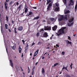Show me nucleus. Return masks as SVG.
<instances>
[{"label": "nucleus", "instance_id": "nucleus-49", "mask_svg": "<svg viewBox=\"0 0 77 77\" xmlns=\"http://www.w3.org/2000/svg\"><path fill=\"white\" fill-rule=\"evenodd\" d=\"M27 49H25V52L26 53H27Z\"/></svg>", "mask_w": 77, "mask_h": 77}, {"label": "nucleus", "instance_id": "nucleus-5", "mask_svg": "<svg viewBox=\"0 0 77 77\" xmlns=\"http://www.w3.org/2000/svg\"><path fill=\"white\" fill-rule=\"evenodd\" d=\"M28 7H27V5H25L24 7V9H25V11L24 12L26 14L27 13V11H28Z\"/></svg>", "mask_w": 77, "mask_h": 77}, {"label": "nucleus", "instance_id": "nucleus-25", "mask_svg": "<svg viewBox=\"0 0 77 77\" xmlns=\"http://www.w3.org/2000/svg\"><path fill=\"white\" fill-rule=\"evenodd\" d=\"M39 18V17L38 16L37 17L34 18V20H38Z\"/></svg>", "mask_w": 77, "mask_h": 77}, {"label": "nucleus", "instance_id": "nucleus-64", "mask_svg": "<svg viewBox=\"0 0 77 77\" xmlns=\"http://www.w3.org/2000/svg\"><path fill=\"white\" fill-rule=\"evenodd\" d=\"M38 65V62H37L35 63V65Z\"/></svg>", "mask_w": 77, "mask_h": 77}, {"label": "nucleus", "instance_id": "nucleus-51", "mask_svg": "<svg viewBox=\"0 0 77 77\" xmlns=\"http://www.w3.org/2000/svg\"><path fill=\"white\" fill-rule=\"evenodd\" d=\"M10 4H9V5H11L12 4V1H11Z\"/></svg>", "mask_w": 77, "mask_h": 77}, {"label": "nucleus", "instance_id": "nucleus-58", "mask_svg": "<svg viewBox=\"0 0 77 77\" xmlns=\"http://www.w3.org/2000/svg\"><path fill=\"white\" fill-rule=\"evenodd\" d=\"M28 47H29V45H28V44H27V45L26 46V47L28 48Z\"/></svg>", "mask_w": 77, "mask_h": 77}, {"label": "nucleus", "instance_id": "nucleus-20", "mask_svg": "<svg viewBox=\"0 0 77 77\" xmlns=\"http://www.w3.org/2000/svg\"><path fill=\"white\" fill-rule=\"evenodd\" d=\"M22 7V5H20L19 6V7H18L17 9H18L19 11H20V10H21V8Z\"/></svg>", "mask_w": 77, "mask_h": 77}, {"label": "nucleus", "instance_id": "nucleus-10", "mask_svg": "<svg viewBox=\"0 0 77 77\" xmlns=\"http://www.w3.org/2000/svg\"><path fill=\"white\" fill-rule=\"evenodd\" d=\"M66 42L67 43H68V45L69 44L70 45H72V43L71 42H69V40H66Z\"/></svg>", "mask_w": 77, "mask_h": 77}, {"label": "nucleus", "instance_id": "nucleus-14", "mask_svg": "<svg viewBox=\"0 0 77 77\" xmlns=\"http://www.w3.org/2000/svg\"><path fill=\"white\" fill-rule=\"evenodd\" d=\"M74 20V17H72V18H71V19L70 20H69V23H72V21H73Z\"/></svg>", "mask_w": 77, "mask_h": 77}, {"label": "nucleus", "instance_id": "nucleus-41", "mask_svg": "<svg viewBox=\"0 0 77 77\" xmlns=\"http://www.w3.org/2000/svg\"><path fill=\"white\" fill-rule=\"evenodd\" d=\"M65 52H62V54L63 55H65Z\"/></svg>", "mask_w": 77, "mask_h": 77}, {"label": "nucleus", "instance_id": "nucleus-43", "mask_svg": "<svg viewBox=\"0 0 77 77\" xmlns=\"http://www.w3.org/2000/svg\"><path fill=\"white\" fill-rule=\"evenodd\" d=\"M53 35H52V36L51 37H50V39L51 40L52 39H53Z\"/></svg>", "mask_w": 77, "mask_h": 77}, {"label": "nucleus", "instance_id": "nucleus-2", "mask_svg": "<svg viewBox=\"0 0 77 77\" xmlns=\"http://www.w3.org/2000/svg\"><path fill=\"white\" fill-rule=\"evenodd\" d=\"M47 7V10L48 11H50V10L51 9V8H52V4L51 3H49Z\"/></svg>", "mask_w": 77, "mask_h": 77}, {"label": "nucleus", "instance_id": "nucleus-16", "mask_svg": "<svg viewBox=\"0 0 77 77\" xmlns=\"http://www.w3.org/2000/svg\"><path fill=\"white\" fill-rule=\"evenodd\" d=\"M21 50H22V48L19 47V53H21Z\"/></svg>", "mask_w": 77, "mask_h": 77}, {"label": "nucleus", "instance_id": "nucleus-48", "mask_svg": "<svg viewBox=\"0 0 77 77\" xmlns=\"http://www.w3.org/2000/svg\"><path fill=\"white\" fill-rule=\"evenodd\" d=\"M35 43L34 42L32 43V46H33V45H35Z\"/></svg>", "mask_w": 77, "mask_h": 77}, {"label": "nucleus", "instance_id": "nucleus-15", "mask_svg": "<svg viewBox=\"0 0 77 77\" xmlns=\"http://www.w3.org/2000/svg\"><path fill=\"white\" fill-rule=\"evenodd\" d=\"M6 20L7 22H9V17L8 16H6Z\"/></svg>", "mask_w": 77, "mask_h": 77}, {"label": "nucleus", "instance_id": "nucleus-26", "mask_svg": "<svg viewBox=\"0 0 77 77\" xmlns=\"http://www.w3.org/2000/svg\"><path fill=\"white\" fill-rule=\"evenodd\" d=\"M59 65V63H57L54 64V67L56 66H57V65Z\"/></svg>", "mask_w": 77, "mask_h": 77}, {"label": "nucleus", "instance_id": "nucleus-52", "mask_svg": "<svg viewBox=\"0 0 77 77\" xmlns=\"http://www.w3.org/2000/svg\"><path fill=\"white\" fill-rule=\"evenodd\" d=\"M9 1H10V0H6V2H8Z\"/></svg>", "mask_w": 77, "mask_h": 77}, {"label": "nucleus", "instance_id": "nucleus-38", "mask_svg": "<svg viewBox=\"0 0 77 77\" xmlns=\"http://www.w3.org/2000/svg\"><path fill=\"white\" fill-rule=\"evenodd\" d=\"M66 77H70L71 76L69 75H68V74H66Z\"/></svg>", "mask_w": 77, "mask_h": 77}, {"label": "nucleus", "instance_id": "nucleus-50", "mask_svg": "<svg viewBox=\"0 0 77 77\" xmlns=\"http://www.w3.org/2000/svg\"><path fill=\"white\" fill-rule=\"evenodd\" d=\"M70 2H74L73 0H70Z\"/></svg>", "mask_w": 77, "mask_h": 77}, {"label": "nucleus", "instance_id": "nucleus-63", "mask_svg": "<svg viewBox=\"0 0 77 77\" xmlns=\"http://www.w3.org/2000/svg\"><path fill=\"white\" fill-rule=\"evenodd\" d=\"M30 56H32V53H31L30 54Z\"/></svg>", "mask_w": 77, "mask_h": 77}, {"label": "nucleus", "instance_id": "nucleus-3", "mask_svg": "<svg viewBox=\"0 0 77 77\" xmlns=\"http://www.w3.org/2000/svg\"><path fill=\"white\" fill-rule=\"evenodd\" d=\"M44 29L45 30H51V26H45Z\"/></svg>", "mask_w": 77, "mask_h": 77}, {"label": "nucleus", "instance_id": "nucleus-44", "mask_svg": "<svg viewBox=\"0 0 77 77\" xmlns=\"http://www.w3.org/2000/svg\"><path fill=\"white\" fill-rule=\"evenodd\" d=\"M68 39H69V40H71V37H70V36H68Z\"/></svg>", "mask_w": 77, "mask_h": 77}, {"label": "nucleus", "instance_id": "nucleus-29", "mask_svg": "<svg viewBox=\"0 0 77 77\" xmlns=\"http://www.w3.org/2000/svg\"><path fill=\"white\" fill-rule=\"evenodd\" d=\"M16 29H17V28L15 27V29H14V33H17V31H16Z\"/></svg>", "mask_w": 77, "mask_h": 77}, {"label": "nucleus", "instance_id": "nucleus-28", "mask_svg": "<svg viewBox=\"0 0 77 77\" xmlns=\"http://www.w3.org/2000/svg\"><path fill=\"white\" fill-rule=\"evenodd\" d=\"M63 1L64 4L66 3V0H63Z\"/></svg>", "mask_w": 77, "mask_h": 77}, {"label": "nucleus", "instance_id": "nucleus-23", "mask_svg": "<svg viewBox=\"0 0 77 77\" xmlns=\"http://www.w3.org/2000/svg\"><path fill=\"white\" fill-rule=\"evenodd\" d=\"M5 27L6 29H8V24H5Z\"/></svg>", "mask_w": 77, "mask_h": 77}, {"label": "nucleus", "instance_id": "nucleus-55", "mask_svg": "<svg viewBox=\"0 0 77 77\" xmlns=\"http://www.w3.org/2000/svg\"><path fill=\"white\" fill-rule=\"evenodd\" d=\"M6 50L7 53H8V49L6 47Z\"/></svg>", "mask_w": 77, "mask_h": 77}, {"label": "nucleus", "instance_id": "nucleus-60", "mask_svg": "<svg viewBox=\"0 0 77 77\" xmlns=\"http://www.w3.org/2000/svg\"><path fill=\"white\" fill-rule=\"evenodd\" d=\"M46 49H50V47H48V48H47Z\"/></svg>", "mask_w": 77, "mask_h": 77}, {"label": "nucleus", "instance_id": "nucleus-59", "mask_svg": "<svg viewBox=\"0 0 77 77\" xmlns=\"http://www.w3.org/2000/svg\"><path fill=\"white\" fill-rule=\"evenodd\" d=\"M9 32H11V29H9Z\"/></svg>", "mask_w": 77, "mask_h": 77}, {"label": "nucleus", "instance_id": "nucleus-1", "mask_svg": "<svg viewBox=\"0 0 77 77\" xmlns=\"http://www.w3.org/2000/svg\"><path fill=\"white\" fill-rule=\"evenodd\" d=\"M66 29V27H63L60 29L58 32V33H57V36H59L62 33L63 34L64 33V29Z\"/></svg>", "mask_w": 77, "mask_h": 77}, {"label": "nucleus", "instance_id": "nucleus-57", "mask_svg": "<svg viewBox=\"0 0 77 77\" xmlns=\"http://www.w3.org/2000/svg\"><path fill=\"white\" fill-rule=\"evenodd\" d=\"M55 5H56V6H57V7H58V5H57V4H56Z\"/></svg>", "mask_w": 77, "mask_h": 77}, {"label": "nucleus", "instance_id": "nucleus-32", "mask_svg": "<svg viewBox=\"0 0 77 77\" xmlns=\"http://www.w3.org/2000/svg\"><path fill=\"white\" fill-rule=\"evenodd\" d=\"M70 12V11H69V10L67 11H66L65 14H68V13H69Z\"/></svg>", "mask_w": 77, "mask_h": 77}, {"label": "nucleus", "instance_id": "nucleus-11", "mask_svg": "<svg viewBox=\"0 0 77 77\" xmlns=\"http://www.w3.org/2000/svg\"><path fill=\"white\" fill-rule=\"evenodd\" d=\"M9 61L11 66V67H13V63H12V60H10Z\"/></svg>", "mask_w": 77, "mask_h": 77}, {"label": "nucleus", "instance_id": "nucleus-31", "mask_svg": "<svg viewBox=\"0 0 77 77\" xmlns=\"http://www.w3.org/2000/svg\"><path fill=\"white\" fill-rule=\"evenodd\" d=\"M70 5H74V2H70Z\"/></svg>", "mask_w": 77, "mask_h": 77}, {"label": "nucleus", "instance_id": "nucleus-33", "mask_svg": "<svg viewBox=\"0 0 77 77\" xmlns=\"http://www.w3.org/2000/svg\"><path fill=\"white\" fill-rule=\"evenodd\" d=\"M32 12H29L28 16H29V15H32Z\"/></svg>", "mask_w": 77, "mask_h": 77}, {"label": "nucleus", "instance_id": "nucleus-30", "mask_svg": "<svg viewBox=\"0 0 77 77\" xmlns=\"http://www.w3.org/2000/svg\"><path fill=\"white\" fill-rule=\"evenodd\" d=\"M39 32H38L37 33V34H36V36H37V37H39Z\"/></svg>", "mask_w": 77, "mask_h": 77}, {"label": "nucleus", "instance_id": "nucleus-34", "mask_svg": "<svg viewBox=\"0 0 77 77\" xmlns=\"http://www.w3.org/2000/svg\"><path fill=\"white\" fill-rule=\"evenodd\" d=\"M38 45H41V42H38L37 43Z\"/></svg>", "mask_w": 77, "mask_h": 77}, {"label": "nucleus", "instance_id": "nucleus-6", "mask_svg": "<svg viewBox=\"0 0 77 77\" xmlns=\"http://www.w3.org/2000/svg\"><path fill=\"white\" fill-rule=\"evenodd\" d=\"M4 5L5 9L6 10H7V9H8V3L6 2H5Z\"/></svg>", "mask_w": 77, "mask_h": 77}, {"label": "nucleus", "instance_id": "nucleus-61", "mask_svg": "<svg viewBox=\"0 0 77 77\" xmlns=\"http://www.w3.org/2000/svg\"><path fill=\"white\" fill-rule=\"evenodd\" d=\"M56 46H57V47H59V45H56Z\"/></svg>", "mask_w": 77, "mask_h": 77}, {"label": "nucleus", "instance_id": "nucleus-18", "mask_svg": "<svg viewBox=\"0 0 77 77\" xmlns=\"http://www.w3.org/2000/svg\"><path fill=\"white\" fill-rule=\"evenodd\" d=\"M63 17L62 16V18L58 19V21H62V20H63Z\"/></svg>", "mask_w": 77, "mask_h": 77}, {"label": "nucleus", "instance_id": "nucleus-37", "mask_svg": "<svg viewBox=\"0 0 77 77\" xmlns=\"http://www.w3.org/2000/svg\"><path fill=\"white\" fill-rule=\"evenodd\" d=\"M47 22H48V24H50L51 23V22H50V21H48Z\"/></svg>", "mask_w": 77, "mask_h": 77}, {"label": "nucleus", "instance_id": "nucleus-53", "mask_svg": "<svg viewBox=\"0 0 77 77\" xmlns=\"http://www.w3.org/2000/svg\"><path fill=\"white\" fill-rule=\"evenodd\" d=\"M28 49V47H26L25 48V49L27 50Z\"/></svg>", "mask_w": 77, "mask_h": 77}, {"label": "nucleus", "instance_id": "nucleus-27", "mask_svg": "<svg viewBox=\"0 0 77 77\" xmlns=\"http://www.w3.org/2000/svg\"><path fill=\"white\" fill-rule=\"evenodd\" d=\"M59 8L57 7V8H56L55 9V10L56 11H58L59 10Z\"/></svg>", "mask_w": 77, "mask_h": 77}, {"label": "nucleus", "instance_id": "nucleus-39", "mask_svg": "<svg viewBox=\"0 0 77 77\" xmlns=\"http://www.w3.org/2000/svg\"><path fill=\"white\" fill-rule=\"evenodd\" d=\"M11 23L12 24H14V21H13V20H12Z\"/></svg>", "mask_w": 77, "mask_h": 77}, {"label": "nucleus", "instance_id": "nucleus-36", "mask_svg": "<svg viewBox=\"0 0 77 77\" xmlns=\"http://www.w3.org/2000/svg\"><path fill=\"white\" fill-rule=\"evenodd\" d=\"M1 31L2 33V31L3 30V26H1Z\"/></svg>", "mask_w": 77, "mask_h": 77}, {"label": "nucleus", "instance_id": "nucleus-19", "mask_svg": "<svg viewBox=\"0 0 77 77\" xmlns=\"http://www.w3.org/2000/svg\"><path fill=\"white\" fill-rule=\"evenodd\" d=\"M47 0V5H48V4H49V3H50V2H51V0Z\"/></svg>", "mask_w": 77, "mask_h": 77}, {"label": "nucleus", "instance_id": "nucleus-8", "mask_svg": "<svg viewBox=\"0 0 77 77\" xmlns=\"http://www.w3.org/2000/svg\"><path fill=\"white\" fill-rule=\"evenodd\" d=\"M44 30L42 28L40 29V34H41L42 35L44 34Z\"/></svg>", "mask_w": 77, "mask_h": 77}, {"label": "nucleus", "instance_id": "nucleus-4", "mask_svg": "<svg viewBox=\"0 0 77 77\" xmlns=\"http://www.w3.org/2000/svg\"><path fill=\"white\" fill-rule=\"evenodd\" d=\"M68 18H69V14L66 15L64 17V19L66 20H68Z\"/></svg>", "mask_w": 77, "mask_h": 77}, {"label": "nucleus", "instance_id": "nucleus-46", "mask_svg": "<svg viewBox=\"0 0 77 77\" xmlns=\"http://www.w3.org/2000/svg\"><path fill=\"white\" fill-rule=\"evenodd\" d=\"M34 73V71H32V73L31 74L32 75H33V73Z\"/></svg>", "mask_w": 77, "mask_h": 77}, {"label": "nucleus", "instance_id": "nucleus-56", "mask_svg": "<svg viewBox=\"0 0 77 77\" xmlns=\"http://www.w3.org/2000/svg\"><path fill=\"white\" fill-rule=\"evenodd\" d=\"M49 45H50V43H48L47 45V46H48V47Z\"/></svg>", "mask_w": 77, "mask_h": 77}, {"label": "nucleus", "instance_id": "nucleus-22", "mask_svg": "<svg viewBox=\"0 0 77 77\" xmlns=\"http://www.w3.org/2000/svg\"><path fill=\"white\" fill-rule=\"evenodd\" d=\"M49 19L51 21H54V18L50 17L49 18Z\"/></svg>", "mask_w": 77, "mask_h": 77}, {"label": "nucleus", "instance_id": "nucleus-17", "mask_svg": "<svg viewBox=\"0 0 77 77\" xmlns=\"http://www.w3.org/2000/svg\"><path fill=\"white\" fill-rule=\"evenodd\" d=\"M75 11L76 12V11H77V3H76V5H75Z\"/></svg>", "mask_w": 77, "mask_h": 77}, {"label": "nucleus", "instance_id": "nucleus-24", "mask_svg": "<svg viewBox=\"0 0 77 77\" xmlns=\"http://www.w3.org/2000/svg\"><path fill=\"white\" fill-rule=\"evenodd\" d=\"M73 24H74V22H73L71 23H69L68 24V26H72Z\"/></svg>", "mask_w": 77, "mask_h": 77}, {"label": "nucleus", "instance_id": "nucleus-45", "mask_svg": "<svg viewBox=\"0 0 77 77\" xmlns=\"http://www.w3.org/2000/svg\"><path fill=\"white\" fill-rule=\"evenodd\" d=\"M32 8H33V9H37V8H36V7H32Z\"/></svg>", "mask_w": 77, "mask_h": 77}, {"label": "nucleus", "instance_id": "nucleus-7", "mask_svg": "<svg viewBox=\"0 0 77 77\" xmlns=\"http://www.w3.org/2000/svg\"><path fill=\"white\" fill-rule=\"evenodd\" d=\"M43 36L44 38H47L48 36V33L47 32H45L44 34L43 35Z\"/></svg>", "mask_w": 77, "mask_h": 77}, {"label": "nucleus", "instance_id": "nucleus-12", "mask_svg": "<svg viewBox=\"0 0 77 77\" xmlns=\"http://www.w3.org/2000/svg\"><path fill=\"white\" fill-rule=\"evenodd\" d=\"M42 73L44 75V74H45V70H44V68H42Z\"/></svg>", "mask_w": 77, "mask_h": 77}, {"label": "nucleus", "instance_id": "nucleus-21", "mask_svg": "<svg viewBox=\"0 0 77 77\" xmlns=\"http://www.w3.org/2000/svg\"><path fill=\"white\" fill-rule=\"evenodd\" d=\"M57 29V26H54L52 27V29L53 30H56Z\"/></svg>", "mask_w": 77, "mask_h": 77}, {"label": "nucleus", "instance_id": "nucleus-13", "mask_svg": "<svg viewBox=\"0 0 77 77\" xmlns=\"http://www.w3.org/2000/svg\"><path fill=\"white\" fill-rule=\"evenodd\" d=\"M23 29V26H20L18 28V30H19V31H22Z\"/></svg>", "mask_w": 77, "mask_h": 77}, {"label": "nucleus", "instance_id": "nucleus-40", "mask_svg": "<svg viewBox=\"0 0 77 77\" xmlns=\"http://www.w3.org/2000/svg\"><path fill=\"white\" fill-rule=\"evenodd\" d=\"M14 45L13 46L11 47V48L13 49V50H15V48L14 47Z\"/></svg>", "mask_w": 77, "mask_h": 77}, {"label": "nucleus", "instance_id": "nucleus-35", "mask_svg": "<svg viewBox=\"0 0 77 77\" xmlns=\"http://www.w3.org/2000/svg\"><path fill=\"white\" fill-rule=\"evenodd\" d=\"M35 66H34L32 68V71H35Z\"/></svg>", "mask_w": 77, "mask_h": 77}, {"label": "nucleus", "instance_id": "nucleus-54", "mask_svg": "<svg viewBox=\"0 0 77 77\" xmlns=\"http://www.w3.org/2000/svg\"><path fill=\"white\" fill-rule=\"evenodd\" d=\"M19 3H18V2H16V5H18V4H19Z\"/></svg>", "mask_w": 77, "mask_h": 77}, {"label": "nucleus", "instance_id": "nucleus-62", "mask_svg": "<svg viewBox=\"0 0 77 77\" xmlns=\"http://www.w3.org/2000/svg\"><path fill=\"white\" fill-rule=\"evenodd\" d=\"M44 58H45L44 57H42V59H44Z\"/></svg>", "mask_w": 77, "mask_h": 77}, {"label": "nucleus", "instance_id": "nucleus-47", "mask_svg": "<svg viewBox=\"0 0 77 77\" xmlns=\"http://www.w3.org/2000/svg\"><path fill=\"white\" fill-rule=\"evenodd\" d=\"M65 66H63V68H62V71L63 70V69H65Z\"/></svg>", "mask_w": 77, "mask_h": 77}, {"label": "nucleus", "instance_id": "nucleus-42", "mask_svg": "<svg viewBox=\"0 0 77 77\" xmlns=\"http://www.w3.org/2000/svg\"><path fill=\"white\" fill-rule=\"evenodd\" d=\"M22 42H23V44H24L25 43V41H24V40H22Z\"/></svg>", "mask_w": 77, "mask_h": 77}, {"label": "nucleus", "instance_id": "nucleus-9", "mask_svg": "<svg viewBox=\"0 0 77 77\" xmlns=\"http://www.w3.org/2000/svg\"><path fill=\"white\" fill-rule=\"evenodd\" d=\"M39 51V49H38L35 53L34 55L33 56V57H35L36 55L38 54V51Z\"/></svg>", "mask_w": 77, "mask_h": 77}]
</instances>
